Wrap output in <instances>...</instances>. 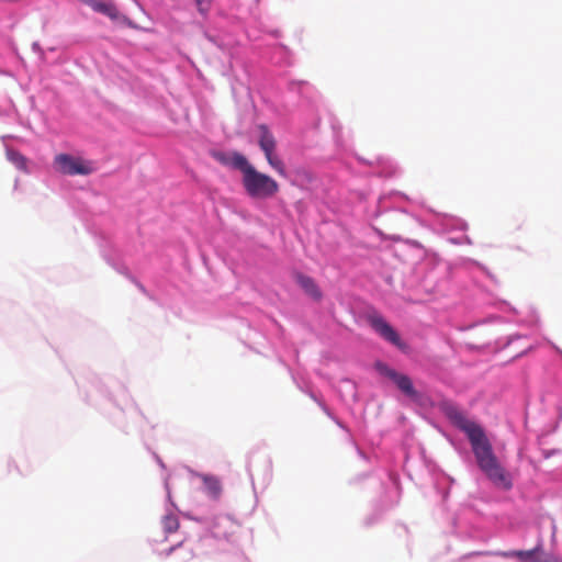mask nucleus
I'll return each mask as SVG.
<instances>
[{"instance_id": "1", "label": "nucleus", "mask_w": 562, "mask_h": 562, "mask_svg": "<svg viewBox=\"0 0 562 562\" xmlns=\"http://www.w3.org/2000/svg\"><path fill=\"white\" fill-rule=\"evenodd\" d=\"M439 408L456 427L465 432L476 464L486 479L499 490H512L514 485L513 476L498 460L482 426L469 419L465 414L450 401L440 402Z\"/></svg>"}, {"instance_id": "2", "label": "nucleus", "mask_w": 562, "mask_h": 562, "mask_svg": "<svg viewBox=\"0 0 562 562\" xmlns=\"http://www.w3.org/2000/svg\"><path fill=\"white\" fill-rule=\"evenodd\" d=\"M232 167L241 172L243 187L251 199H269L279 192L278 182L270 176L259 172L244 155L234 151Z\"/></svg>"}, {"instance_id": "3", "label": "nucleus", "mask_w": 562, "mask_h": 562, "mask_svg": "<svg viewBox=\"0 0 562 562\" xmlns=\"http://www.w3.org/2000/svg\"><path fill=\"white\" fill-rule=\"evenodd\" d=\"M54 165L60 173L68 176H87L93 172V167L90 161L68 154L57 155L54 159Z\"/></svg>"}, {"instance_id": "4", "label": "nucleus", "mask_w": 562, "mask_h": 562, "mask_svg": "<svg viewBox=\"0 0 562 562\" xmlns=\"http://www.w3.org/2000/svg\"><path fill=\"white\" fill-rule=\"evenodd\" d=\"M372 328L385 340L400 347L401 338L395 329L380 315H372L369 317Z\"/></svg>"}, {"instance_id": "5", "label": "nucleus", "mask_w": 562, "mask_h": 562, "mask_svg": "<svg viewBox=\"0 0 562 562\" xmlns=\"http://www.w3.org/2000/svg\"><path fill=\"white\" fill-rule=\"evenodd\" d=\"M386 375L394 381L396 386L407 396L415 398L417 396V392L413 386V382L409 376L405 374L397 373L394 370H387Z\"/></svg>"}, {"instance_id": "6", "label": "nucleus", "mask_w": 562, "mask_h": 562, "mask_svg": "<svg viewBox=\"0 0 562 562\" xmlns=\"http://www.w3.org/2000/svg\"><path fill=\"white\" fill-rule=\"evenodd\" d=\"M167 555L171 558V562H190L194 558V551L192 547L180 542L177 546L171 547L168 550Z\"/></svg>"}, {"instance_id": "7", "label": "nucleus", "mask_w": 562, "mask_h": 562, "mask_svg": "<svg viewBox=\"0 0 562 562\" xmlns=\"http://www.w3.org/2000/svg\"><path fill=\"white\" fill-rule=\"evenodd\" d=\"M295 281L312 299L315 301H319L322 299V292L312 278L302 273H296Z\"/></svg>"}, {"instance_id": "8", "label": "nucleus", "mask_w": 562, "mask_h": 562, "mask_svg": "<svg viewBox=\"0 0 562 562\" xmlns=\"http://www.w3.org/2000/svg\"><path fill=\"white\" fill-rule=\"evenodd\" d=\"M95 11L108 15L112 20L120 18L116 7L110 0H86Z\"/></svg>"}, {"instance_id": "9", "label": "nucleus", "mask_w": 562, "mask_h": 562, "mask_svg": "<svg viewBox=\"0 0 562 562\" xmlns=\"http://www.w3.org/2000/svg\"><path fill=\"white\" fill-rule=\"evenodd\" d=\"M258 130L260 132L259 146L263 154L276 151L277 143L268 126L261 124L258 126Z\"/></svg>"}, {"instance_id": "10", "label": "nucleus", "mask_w": 562, "mask_h": 562, "mask_svg": "<svg viewBox=\"0 0 562 562\" xmlns=\"http://www.w3.org/2000/svg\"><path fill=\"white\" fill-rule=\"evenodd\" d=\"M203 483L205 486L206 492L212 497H218L222 492V485L221 482L214 477V476H204Z\"/></svg>"}, {"instance_id": "11", "label": "nucleus", "mask_w": 562, "mask_h": 562, "mask_svg": "<svg viewBox=\"0 0 562 562\" xmlns=\"http://www.w3.org/2000/svg\"><path fill=\"white\" fill-rule=\"evenodd\" d=\"M268 164L281 176H285V166L279 158L276 151L267 153L265 155Z\"/></svg>"}, {"instance_id": "12", "label": "nucleus", "mask_w": 562, "mask_h": 562, "mask_svg": "<svg viewBox=\"0 0 562 562\" xmlns=\"http://www.w3.org/2000/svg\"><path fill=\"white\" fill-rule=\"evenodd\" d=\"M538 552H540V547H537L532 550H527V551L503 552V553H501V555L506 557V558L516 557L519 560H521L522 562H528V560L530 558H532V555H535V553H538Z\"/></svg>"}, {"instance_id": "13", "label": "nucleus", "mask_w": 562, "mask_h": 562, "mask_svg": "<svg viewBox=\"0 0 562 562\" xmlns=\"http://www.w3.org/2000/svg\"><path fill=\"white\" fill-rule=\"evenodd\" d=\"M161 524L164 530L168 533L175 532L179 528V520L175 515H166L162 518Z\"/></svg>"}, {"instance_id": "14", "label": "nucleus", "mask_w": 562, "mask_h": 562, "mask_svg": "<svg viewBox=\"0 0 562 562\" xmlns=\"http://www.w3.org/2000/svg\"><path fill=\"white\" fill-rule=\"evenodd\" d=\"M8 158L12 161L19 169L24 170L26 168V159L18 151L9 150Z\"/></svg>"}, {"instance_id": "15", "label": "nucleus", "mask_w": 562, "mask_h": 562, "mask_svg": "<svg viewBox=\"0 0 562 562\" xmlns=\"http://www.w3.org/2000/svg\"><path fill=\"white\" fill-rule=\"evenodd\" d=\"M196 9L200 14L206 15L212 7V0H194Z\"/></svg>"}, {"instance_id": "16", "label": "nucleus", "mask_w": 562, "mask_h": 562, "mask_svg": "<svg viewBox=\"0 0 562 562\" xmlns=\"http://www.w3.org/2000/svg\"><path fill=\"white\" fill-rule=\"evenodd\" d=\"M213 157L223 165L232 166V155L227 156L226 154H224L222 151H215V153H213Z\"/></svg>"}, {"instance_id": "17", "label": "nucleus", "mask_w": 562, "mask_h": 562, "mask_svg": "<svg viewBox=\"0 0 562 562\" xmlns=\"http://www.w3.org/2000/svg\"><path fill=\"white\" fill-rule=\"evenodd\" d=\"M554 555H540L539 552L535 553L532 558L528 560V562H553Z\"/></svg>"}, {"instance_id": "18", "label": "nucleus", "mask_w": 562, "mask_h": 562, "mask_svg": "<svg viewBox=\"0 0 562 562\" xmlns=\"http://www.w3.org/2000/svg\"><path fill=\"white\" fill-rule=\"evenodd\" d=\"M553 562H562V558H560V557H553Z\"/></svg>"}]
</instances>
